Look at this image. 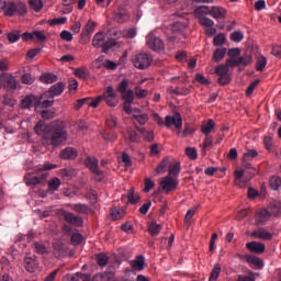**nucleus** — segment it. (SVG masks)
Masks as SVG:
<instances>
[{
	"label": "nucleus",
	"mask_w": 281,
	"mask_h": 281,
	"mask_svg": "<svg viewBox=\"0 0 281 281\" xmlns=\"http://www.w3.org/2000/svg\"><path fill=\"white\" fill-rule=\"evenodd\" d=\"M34 133L42 137L44 146L58 148L60 144L67 142V130L63 123L53 122L47 124L45 121H38L34 126Z\"/></svg>",
	"instance_id": "nucleus-1"
},
{
	"label": "nucleus",
	"mask_w": 281,
	"mask_h": 281,
	"mask_svg": "<svg viewBox=\"0 0 281 281\" xmlns=\"http://www.w3.org/2000/svg\"><path fill=\"white\" fill-rule=\"evenodd\" d=\"M241 161H243V167L249 171L236 170L235 171V183H236V186H239V188H245L247 186V182L251 181V179H254V177H256V168H254V166H251V162H249L250 160H245V158H243Z\"/></svg>",
	"instance_id": "nucleus-2"
},
{
	"label": "nucleus",
	"mask_w": 281,
	"mask_h": 281,
	"mask_svg": "<svg viewBox=\"0 0 281 281\" xmlns=\"http://www.w3.org/2000/svg\"><path fill=\"white\" fill-rule=\"evenodd\" d=\"M132 63L136 69H148L153 63V56L147 53H138L133 57Z\"/></svg>",
	"instance_id": "nucleus-3"
},
{
	"label": "nucleus",
	"mask_w": 281,
	"mask_h": 281,
	"mask_svg": "<svg viewBox=\"0 0 281 281\" xmlns=\"http://www.w3.org/2000/svg\"><path fill=\"white\" fill-rule=\"evenodd\" d=\"M115 43L113 42H106V35L104 32H98L94 34L92 38V47H95L97 49L100 47H103V52H106V49H111V47H114Z\"/></svg>",
	"instance_id": "nucleus-4"
},
{
	"label": "nucleus",
	"mask_w": 281,
	"mask_h": 281,
	"mask_svg": "<svg viewBox=\"0 0 281 281\" xmlns=\"http://www.w3.org/2000/svg\"><path fill=\"white\" fill-rule=\"evenodd\" d=\"M159 186L165 194H170L179 186V179L177 177L166 176L159 182Z\"/></svg>",
	"instance_id": "nucleus-5"
},
{
	"label": "nucleus",
	"mask_w": 281,
	"mask_h": 281,
	"mask_svg": "<svg viewBox=\"0 0 281 281\" xmlns=\"http://www.w3.org/2000/svg\"><path fill=\"white\" fill-rule=\"evenodd\" d=\"M146 45L149 49H151L153 52H162V49H165V45H164V41L157 36H155V34L149 33L146 36Z\"/></svg>",
	"instance_id": "nucleus-6"
},
{
	"label": "nucleus",
	"mask_w": 281,
	"mask_h": 281,
	"mask_svg": "<svg viewBox=\"0 0 281 281\" xmlns=\"http://www.w3.org/2000/svg\"><path fill=\"white\" fill-rule=\"evenodd\" d=\"M215 74L218 76L217 82L222 87L229 85L232 78L229 77V68L227 65H220L215 68Z\"/></svg>",
	"instance_id": "nucleus-7"
},
{
	"label": "nucleus",
	"mask_w": 281,
	"mask_h": 281,
	"mask_svg": "<svg viewBox=\"0 0 281 281\" xmlns=\"http://www.w3.org/2000/svg\"><path fill=\"white\" fill-rule=\"evenodd\" d=\"M102 100H104L105 104L108 106H117V93H115V90L113 89V86H109L103 95Z\"/></svg>",
	"instance_id": "nucleus-8"
},
{
	"label": "nucleus",
	"mask_w": 281,
	"mask_h": 281,
	"mask_svg": "<svg viewBox=\"0 0 281 281\" xmlns=\"http://www.w3.org/2000/svg\"><path fill=\"white\" fill-rule=\"evenodd\" d=\"M85 165L87 166V168H89V170H91V172L93 175H95L97 177H99V181H102L104 175L102 173V171L98 168V158L95 157H91L88 156L85 160Z\"/></svg>",
	"instance_id": "nucleus-9"
},
{
	"label": "nucleus",
	"mask_w": 281,
	"mask_h": 281,
	"mask_svg": "<svg viewBox=\"0 0 281 281\" xmlns=\"http://www.w3.org/2000/svg\"><path fill=\"white\" fill-rule=\"evenodd\" d=\"M165 126H167V128L175 126L178 131H181V128H183V119H181V114L176 113L173 116H166Z\"/></svg>",
	"instance_id": "nucleus-10"
},
{
	"label": "nucleus",
	"mask_w": 281,
	"mask_h": 281,
	"mask_svg": "<svg viewBox=\"0 0 281 281\" xmlns=\"http://www.w3.org/2000/svg\"><path fill=\"white\" fill-rule=\"evenodd\" d=\"M61 215L64 216V220L66 223H69V225H75V227H82L83 221L82 217L67 211H63Z\"/></svg>",
	"instance_id": "nucleus-11"
},
{
	"label": "nucleus",
	"mask_w": 281,
	"mask_h": 281,
	"mask_svg": "<svg viewBox=\"0 0 281 281\" xmlns=\"http://www.w3.org/2000/svg\"><path fill=\"white\" fill-rule=\"evenodd\" d=\"M31 106H35V108L41 106V99L34 94L26 95L21 101V109H31Z\"/></svg>",
	"instance_id": "nucleus-12"
},
{
	"label": "nucleus",
	"mask_w": 281,
	"mask_h": 281,
	"mask_svg": "<svg viewBox=\"0 0 281 281\" xmlns=\"http://www.w3.org/2000/svg\"><path fill=\"white\" fill-rule=\"evenodd\" d=\"M113 19L116 21V23H126V21L131 19V14H128V11H126L124 8L120 7L114 11Z\"/></svg>",
	"instance_id": "nucleus-13"
},
{
	"label": "nucleus",
	"mask_w": 281,
	"mask_h": 281,
	"mask_svg": "<svg viewBox=\"0 0 281 281\" xmlns=\"http://www.w3.org/2000/svg\"><path fill=\"white\" fill-rule=\"evenodd\" d=\"M250 236L252 238H258L259 240H273V234L269 233L267 228L254 231Z\"/></svg>",
	"instance_id": "nucleus-14"
},
{
	"label": "nucleus",
	"mask_w": 281,
	"mask_h": 281,
	"mask_svg": "<svg viewBox=\"0 0 281 281\" xmlns=\"http://www.w3.org/2000/svg\"><path fill=\"white\" fill-rule=\"evenodd\" d=\"M63 91H65V83L57 82L54 86H52L49 88V90L46 93H44V95L52 98V100H53V98L60 95V93H63Z\"/></svg>",
	"instance_id": "nucleus-15"
},
{
	"label": "nucleus",
	"mask_w": 281,
	"mask_h": 281,
	"mask_svg": "<svg viewBox=\"0 0 281 281\" xmlns=\"http://www.w3.org/2000/svg\"><path fill=\"white\" fill-rule=\"evenodd\" d=\"M24 269L29 273H36V269H38V261L36 260V258L26 256L24 258Z\"/></svg>",
	"instance_id": "nucleus-16"
},
{
	"label": "nucleus",
	"mask_w": 281,
	"mask_h": 281,
	"mask_svg": "<svg viewBox=\"0 0 281 281\" xmlns=\"http://www.w3.org/2000/svg\"><path fill=\"white\" fill-rule=\"evenodd\" d=\"M269 218H271V213H269L267 209H261L257 211L255 215V221L257 225H265V223L269 221Z\"/></svg>",
	"instance_id": "nucleus-17"
},
{
	"label": "nucleus",
	"mask_w": 281,
	"mask_h": 281,
	"mask_svg": "<svg viewBox=\"0 0 281 281\" xmlns=\"http://www.w3.org/2000/svg\"><path fill=\"white\" fill-rule=\"evenodd\" d=\"M1 83L3 85L4 89H16V79L11 75L1 76Z\"/></svg>",
	"instance_id": "nucleus-18"
},
{
	"label": "nucleus",
	"mask_w": 281,
	"mask_h": 281,
	"mask_svg": "<svg viewBox=\"0 0 281 281\" xmlns=\"http://www.w3.org/2000/svg\"><path fill=\"white\" fill-rule=\"evenodd\" d=\"M246 248L252 254H265L266 246L262 243L250 241L246 244Z\"/></svg>",
	"instance_id": "nucleus-19"
},
{
	"label": "nucleus",
	"mask_w": 281,
	"mask_h": 281,
	"mask_svg": "<svg viewBox=\"0 0 281 281\" xmlns=\"http://www.w3.org/2000/svg\"><path fill=\"white\" fill-rule=\"evenodd\" d=\"M60 159H76L78 157V150L74 147H66L59 154Z\"/></svg>",
	"instance_id": "nucleus-20"
},
{
	"label": "nucleus",
	"mask_w": 281,
	"mask_h": 281,
	"mask_svg": "<svg viewBox=\"0 0 281 281\" xmlns=\"http://www.w3.org/2000/svg\"><path fill=\"white\" fill-rule=\"evenodd\" d=\"M97 25L94 21L89 20L81 31V37L87 38V36H91L95 32Z\"/></svg>",
	"instance_id": "nucleus-21"
},
{
	"label": "nucleus",
	"mask_w": 281,
	"mask_h": 281,
	"mask_svg": "<svg viewBox=\"0 0 281 281\" xmlns=\"http://www.w3.org/2000/svg\"><path fill=\"white\" fill-rule=\"evenodd\" d=\"M43 179H47V173H43L41 176V178H38L36 176H32L30 173H27L24 177L26 186H38V183H41V181H43Z\"/></svg>",
	"instance_id": "nucleus-22"
},
{
	"label": "nucleus",
	"mask_w": 281,
	"mask_h": 281,
	"mask_svg": "<svg viewBox=\"0 0 281 281\" xmlns=\"http://www.w3.org/2000/svg\"><path fill=\"white\" fill-rule=\"evenodd\" d=\"M146 265V259L144 256H137L136 259L131 261V267L134 271H144V266Z\"/></svg>",
	"instance_id": "nucleus-23"
},
{
	"label": "nucleus",
	"mask_w": 281,
	"mask_h": 281,
	"mask_svg": "<svg viewBox=\"0 0 281 281\" xmlns=\"http://www.w3.org/2000/svg\"><path fill=\"white\" fill-rule=\"evenodd\" d=\"M53 254L55 258H60L65 254V248L63 247V241L57 239L53 243Z\"/></svg>",
	"instance_id": "nucleus-24"
},
{
	"label": "nucleus",
	"mask_w": 281,
	"mask_h": 281,
	"mask_svg": "<svg viewBox=\"0 0 281 281\" xmlns=\"http://www.w3.org/2000/svg\"><path fill=\"white\" fill-rule=\"evenodd\" d=\"M214 126H216L214 120H209L206 123H202L201 132L203 133V135L210 136V133L214 131Z\"/></svg>",
	"instance_id": "nucleus-25"
},
{
	"label": "nucleus",
	"mask_w": 281,
	"mask_h": 281,
	"mask_svg": "<svg viewBox=\"0 0 281 281\" xmlns=\"http://www.w3.org/2000/svg\"><path fill=\"white\" fill-rule=\"evenodd\" d=\"M2 10L5 16H14V14H16V3L5 2Z\"/></svg>",
	"instance_id": "nucleus-26"
},
{
	"label": "nucleus",
	"mask_w": 281,
	"mask_h": 281,
	"mask_svg": "<svg viewBox=\"0 0 281 281\" xmlns=\"http://www.w3.org/2000/svg\"><path fill=\"white\" fill-rule=\"evenodd\" d=\"M226 11L221 7H213L210 11V16L213 19H225Z\"/></svg>",
	"instance_id": "nucleus-27"
},
{
	"label": "nucleus",
	"mask_w": 281,
	"mask_h": 281,
	"mask_svg": "<svg viewBox=\"0 0 281 281\" xmlns=\"http://www.w3.org/2000/svg\"><path fill=\"white\" fill-rule=\"evenodd\" d=\"M246 260L247 262L254 265L255 267H258L259 269H262V267H265V262H262V259L257 256L246 255Z\"/></svg>",
	"instance_id": "nucleus-28"
},
{
	"label": "nucleus",
	"mask_w": 281,
	"mask_h": 281,
	"mask_svg": "<svg viewBox=\"0 0 281 281\" xmlns=\"http://www.w3.org/2000/svg\"><path fill=\"white\" fill-rule=\"evenodd\" d=\"M162 228L164 226H161L160 224H157V222H151L150 224H148V232L150 236L159 235Z\"/></svg>",
	"instance_id": "nucleus-29"
},
{
	"label": "nucleus",
	"mask_w": 281,
	"mask_h": 281,
	"mask_svg": "<svg viewBox=\"0 0 281 281\" xmlns=\"http://www.w3.org/2000/svg\"><path fill=\"white\" fill-rule=\"evenodd\" d=\"M40 80L44 85H52V83L56 82V80H58V77L56 75H53V74H44L40 77Z\"/></svg>",
	"instance_id": "nucleus-30"
},
{
	"label": "nucleus",
	"mask_w": 281,
	"mask_h": 281,
	"mask_svg": "<svg viewBox=\"0 0 281 281\" xmlns=\"http://www.w3.org/2000/svg\"><path fill=\"white\" fill-rule=\"evenodd\" d=\"M225 54H227V48H217L213 53V60L215 63H221L225 58Z\"/></svg>",
	"instance_id": "nucleus-31"
},
{
	"label": "nucleus",
	"mask_w": 281,
	"mask_h": 281,
	"mask_svg": "<svg viewBox=\"0 0 281 281\" xmlns=\"http://www.w3.org/2000/svg\"><path fill=\"white\" fill-rule=\"evenodd\" d=\"M71 209L74 210V212H77L78 214H89V206L87 204H72Z\"/></svg>",
	"instance_id": "nucleus-32"
},
{
	"label": "nucleus",
	"mask_w": 281,
	"mask_h": 281,
	"mask_svg": "<svg viewBox=\"0 0 281 281\" xmlns=\"http://www.w3.org/2000/svg\"><path fill=\"white\" fill-rule=\"evenodd\" d=\"M211 9L210 7H199L198 9L194 10V14L196 16V19H203L205 18L206 14H210Z\"/></svg>",
	"instance_id": "nucleus-33"
},
{
	"label": "nucleus",
	"mask_w": 281,
	"mask_h": 281,
	"mask_svg": "<svg viewBox=\"0 0 281 281\" xmlns=\"http://www.w3.org/2000/svg\"><path fill=\"white\" fill-rule=\"evenodd\" d=\"M266 67H267V58L262 55H258L257 61H256V70L265 71Z\"/></svg>",
	"instance_id": "nucleus-34"
},
{
	"label": "nucleus",
	"mask_w": 281,
	"mask_h": 281,
	"mask_svg": "<svg viewBox=\"0 0 281 281\" xmlns=\"http://www.w3.org/2000/svg\"><path fill=\"white\" fill-rule=\"evenodd\" d=\"M139 194L135 193V188H131L127 193V200L132 205H135V203H139Z\"/></svg>",
	"instance_id": "nucleus-35"
},
{
	"label": "nucleus",
	"mask_w": 281,
	"mask_h": 281,
	"mask_svg": "<svg viewBox=\"0 0 281 281\" xmlns=\"http://www.w3.org/2000/svg\"><path fill=\"white\" fill-rule=\"evenodd\" d=\"M179 172H181V164L176 162L173 165H169V175L167 177H179Z\"/></svg>",
	"instance_id": "nucleus-36"
},
{
	"label": "nucleus",
	"mask_w": 281,
	"mask_h": 281,
	"mask_svg": "<svg viewBox=\"0 0 281 281\" xmlns=\"http://www.w3.org/2000/svg\"><path fill=\"white\" fill-rule=\"evenodd\" d=\"M29 5L34 12H41L43 10V0H29Z\"/></svg>",
	"instance_id": "nucleus-37"
},
{
	"label": "nucleus",
	"mask_w": 281,
	"mask_h": 281,
	"mask_svg": "<svg viewBox=\"0 0 281 281\" xmlns=\"http://www.w3.org/2000/svg\"><path fill=\"white\" fill-rule=\"evenodd\" d=\"M60 188V179L53 178L48 181V192H56Z\"/></svg>",
	"instance_id": "nucleus-38"
},
{
	"label": "nucleus",
	"mask_w": 281,
	"mask_h": 281,
	"mask_svg": "<svg viewBox=\"0 0 281 281\" xmlns=\"http://www.w3.org/2000/svg\"><path fill=\"white\" fill-rule=\"evenodd\" d=\"M168 166H170V159H168V158L162 159V161L156 168L157 175H164V172H166V169L168 168Z\"/></svg>",
	"instance_id": "nucleus-39"
},
{
	"label": "nucleus",
	"mask_w": 281,
	"mask_h": 281,
	"mask_svg": "<svg viewBox=\"0 0 281 281\" xmlns=\"http://www.w3.org/2000/svg\"><path fill=\"white\" fill-rule=\"evenodd\" d=\"M218 276H221V263H215L214 268L211 271V276L209 278V281L218 280Z\"/></svg>",
	"instance_id": "nucleus-40"
},
{
	"label": "nucleus",
	"mask_w": 281,
	"mask_h": 281,
	"mask_svg": "<svg viewBox=\"0 0 281 281\" xmlns=\"http://www.w3.org/2000/svg\"><path fill=\"white\" fill-rule=\"evenodd\" d=\"M256 157H258V150L256 149H247L243 155L245 161H251V159H256Z\"/></svg>",
	"instance_id": "nucleus-41"
},
{
	"label": "nucleus",
	"mask_w": 281,
	"mask_h": 281,
	"mask_svg": "<svg viewBox=\"0 0 281 281\" xmlns=\"http://www.w3.org/2000/svg\"><path fill=\"white\" fill-rule=\"evenodd\" d=\"M225 41H226L225 34L220 33L214 36L213 45H215V47H221V45H225Z\"/></svg>",
	"instance_id": "nucleus-42"
},
{
	"label": "nucleus",
	"mask_w": 281,
	"mask_h": 281,
	"mask_svg": "<svg viewBox=\"0 0 281 281\" xmlns=\"http://www.w3.org/2000/svg\"><path fill=\"white\" fill-rule=\"evenodd\" d=\"M122 99L124 102H133L135 100V92L133 90H127L121 93Z\"/></svg>",
	"instance_id": "nucleus-43"
},
{
	"label": "nucleus",
	"mask_w": 281,
	"mask_h": 281,
	"mask_svg": "<svg viewBox=\"0 0 281 281\" xmlns=\"http://www.w3.org/2000/svg\"><path fill=\"white\" fill-rule=\"evenodd\" d=\"M75 76L81 80H87V78H89V72L85 68H77L75 69Z\"/></svg>",
	"instance_id": "nucleus-44"
},
{
	"label": "nucleus",
	"mask_w": 281,
	"mask_h": 281,
	"mask_svg": "<svg viewBox=\"0 0 281 281\" xmlns=\"http://www.w3.org/2000/svg\"><path fill=\"white\" fill-rule=\"evenodd\" d=\"M245 38V34H243V32L240 31H235L231 34V41H233V43H240V41H243Z\"/></svg>",
	"instance_id": "nucleus-45"
},
{
	"label": "nucleus",
	"mask_w": 281,
	"mask_h": 281,
	"mask_svg": "<svg viewBox=\"0 0 281 281\" xmlns=\"http://www.w3.org/2000/svg\"><path fill=\"white\" fill-rule=\"evenodd\" d=\"M33 38H36L40 43H45L47 35H45V31H33Z\"/></svg>",
	"instance_id": "nucleus-46"
},
{
	"label": "nucleus",
	"mask_w": 281,
	"mask_h": 281,
	"mask_svg": "<svg viewBox=\"0 0 281 281\" xmlns=\"http://www.w3.org/2000/svg\"><path fill=\"white\" fill-rule=\"evenodd\" d=\"M270 187L273 189V190H278L281 188V178L278 177V176H273L270 178Z\"/></svg>",
	"instance_id": "nucleus-47"
},
{
	"label": "nucleus",
	"mask_w": 281,
	"mask_h": 281,
	"mask_svg": "<svg viewBox=\"0 0 281 281\" xmlns=\"http://www.w3.org/2000/svg\"><path fill=\"white\" fill-rule=\"evenodd\" d=\"M7 38L9 43H16L19 42V38H21V34L19 33V31H12L8 33Z\"/></svg>",
	"instance_id": "nucleus-48"
},
{
	"label": "nucleus",
	"mask_w": 281,
	"mask_h": 281,
	"mask_svg": "<svg viewBox=\"0 0 281 281\" xmlns=\"http://www.w3.org/2000/svg\"><path fill=\"white\" fill-rule=\"evenodd\" d=\"M125 211L120 209H113L111 211V216L113 221H117L119 218H124Z\"/></svg>",
	"instance_id": "nucleus-49"
},
{
	"label": "nucleus",
	"mask_w": 281,
	"mask_h": 281,
	"mask_svg": "<svg viewBox=\"0 0 281 281\" xmlns=\"http://www.w3.org/2000/svg\"><path fill=\"white\" fill-rule=\"evenodd\" d=\"M199 23L200 25H202V27H213L214 22L212 21V19L204 16V18H199Z\"/></svg>",
	"instance_id": "nucleus-50"
},
{
	"label": "nucleus",
	"mask_w": 281,
	"mask_h": 281,
	"mask_svg": "<svg viewBox=\"0 0 281 281\" xmlns=\"http://www.w3.org/2000/svg\"><path fill=\"white\" fill-rule=\"evenodd\" d=\"M128 85H130V81H128V79H123L120 83H119V86H117V91H119V93H124V92H126V91H128Z\"/></svg>",
	"instance_id": "nucleus-51"
},
{
	"label": "nucleus",
	"mask_w": 281,
	"mask_h": 281,
	"mask_svg": "<svg viewBox=\"0 0 281 281\" xmlns=\"http://www.w3.org/2000/svg\"><path fill=\"white\" fill-rule=\"evenodd\" d=\"M186 155H187V157H189V159H192V160H194L199 157V155L196 153V148H194V147H187Z\"/></svg>",
	"instance_id": "nucleus-52"
},
{
	"label": "nucleus",
	"mask_w": 281,
	"mask_h": 281,
	"mask_svg": "<svg viewBox=\"0 0 281 281\" xmlns=\"http://www.w3.org/2000/svg\"><path fill=\"white\" fill-rule=\"evenodd\" d=\"M238 60H239V65L247 67L252 61V57H251V55L246 54V55L239 57Z\"/></svg>",
	"instance_id": "nucleus-53"
},
{
	"label": "nucleus",
	"mask_w": 281,
	"mask_h": 281,
	"mask_svg": "<svg viewBox=\"0 0 281 281\" xmlns=\"http://www.w3.org/2000/svg\"><path fill=\"white\" fill-rule=\"evenodd\" d=\"M105 124L108 128H115V126H117V119L113 115H110L106 117Z\"/></svg>",
	"instance_id": "nucleus-54"
},
{
	"label": "nucleus",
	"mask_w": 281,
	"mask_h": 281,
	"mask_svg": "<svg viewBox=\"0 0 281 281\" xmlns=\"http://www.w3.org/2000/svg\"><path fill=\"white\" fill-rule=\"evenodd\" d=\"M109 262V257L106 255H98L97 256V263L99 267H106V263Z\"/></svg>",
	"instance_id": "nucleus-55"
},
{
	"label": "nucleus",
	"mask_w": 281,
	"mask_h": 281,
	"mask_svg": "<svg viewBox=\"0 0 281 281\" xmlns=\"http://www.w3.org/2000/svg\"><path fill=\"white\" fill-rule=\"evenodd\" d=\"M135 95L138 100L147 98L148 97V90L142 89V88H135Z\"/></svg>",
	"instance_id": "nucleus-56"
},
{
	"label": "nucleus",
	"mask_w": 281,
	"mask_h": 281,
	"mask_svg": "<svg viewBox=\"0 0 281 281\" xmlns=\"http://www.w3.org/2000/svg\"><path fill=\"white\" fill-rule=\"evenodd\" d=\"M33 247L36 254H41V255L47 254V247H45L41 243H34Z\"/></svg>",
	"instance_id": "nucleus-57"
},
{
	"label": "nucleus",
	"mask_w": 281,
	"mask_h": 281,
	"mask_svg": "<svg viewBox=\"0 0 281 281\" xmlns=\"http://www.w3.org/2000/svg\"><path fill=\"white\" fill-rule=\"evenodd\" d=\"M21 80L23 85H34V76H32L31 74H24L21 77Z\"/></svg>",
	"instance_id": "nucleus-58"
},
{
	"label": "nucleus",
	"mask_w": 281,
	"mask_h": 281,
	"mask_svg": "<svg viewBox=\"0 0 281 281\" xmlns=\"http://www.w3.org/2000/svg\"><path fill=\"white\" fill-rule=\"evenodd\" d=\"M86 199H89V201H91V203H97L98 202V191H95V190L88 191V193L86 194Z\"/></svg>",
	"instance_id": "nucleus-59"
},
{
	"label": "nucleus",
	"mask_w": 281,
	"mask_h": 281,
	"mask_svg": "<svg viewBox=\"0 0 281 281\" xmlns=\"http://www.w3.org/2000/svg\"><path fill=\"white\" fill-rule=\"evenodd\" d=\"M153 188H155V181L150 180L149 178L145 179V188H144V192L146 194H148V192H150V190H153Z\"/></svg>",
	"instance_id": "nucleus-60"
},
{
	"label": "nucleus",
	"mask_w": 281,
	"mask_h": 281,
	"mask_svg": "<svg viewBox=\"0 0 281 281\" xmlns=\"http://www.w3.org/2000/svg\"><path fill=\"white\" fill-rule=\"evenodd\" d=\"M27 12V7L24 3L15 4V14L23 15Z\"/></svg>",
	"instance_id": "nucleus-61"
},
{
	"label": "nucleus",
	"mask_w": 281,
	"mask_h": 281,
	"mask_svg": "<svg viewBox=\"0 0 281 281\" xmlns=\"http://www.w3.org/2000/svg\"><path fill=\"white\" fill-rule=\"evenodd\" d=\"M55 114L56 113L52 110H43L41 112V115H42L43 120H54Z\"/></svg>",
	"instance_id": "nucleus-62"
},
{
	"label": "nucleus",
	"mask_w": 281,
	"mask_h": 281,
	"mask_svg": "<svg viewBox=\"0 0 281 281\" xmlns=\"http://www.w3.org/2000/svg\"><path fill=\"white\" fill-rule=\"evenodd\" d=\"M271 214L273 216H278L281 214V204L280 203H274L271 205Z\"/></svg>",
	"instance_id": "nucleus-63"
},
{
	"label": "nucleus",
	"mask_w": 281,
	"mask_h": 281,
	"mask_svg": "<svg viewBox=\"0 0 281 281\" xmlns=\"http://www.w3.org/2000/svg\"><path fill=\"white\" fill-rule=\"evenodd\" d=\"M272 56L281 58V45H273L271 50Z\"/></svg>",
	"instance_id": "nucleus-64"
}]
</instances>
